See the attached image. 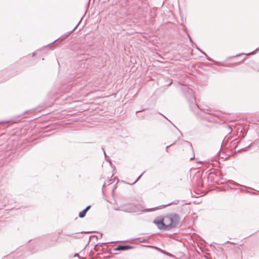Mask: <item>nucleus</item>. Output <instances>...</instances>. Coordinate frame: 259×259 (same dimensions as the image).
Wrapping results in <instances>:
<instances>
[{"mask_svg":"<svg viewBox=\"0 0 259 259\" xmlns=\"http://www.w3.org/2000/svg\"><path fill=\"white\" fill-rule=\"evenodd\" d=\"M144 109L142 110H140V111H137L136 112V113L141 112H142V111H144Z\"/></svg>","mask_w":259,"mask_h":259,"instance_id":"obj_18","label":"nucleus"},{"mask_svg":"<svg viewBox=\"0 0 259 259\" xmlns=\"http://www.w3.org/2000/svg\"><path fill=\"white\" fill-rule=\"evenodd\" d=\"M186 96L189 100L191 110L198 118L209 122L218 121V112L206 106H199L196 102L195 96L191 89L187 90Z\"/></svg>","mask_w":259,"mask_h":259,"instance_id":"obj_1","label":"nucleus"},{"mask_svg":"<svg viewBox=\"0 0 259 259\" xmlns=\"http://www.w3.org/2000/svg\"><path fill=\"white\" fill-rule=\"evenodd\" d=\"M175 144V143H172V144H171V145H169V146H167L166 147V149H168L170 146H171L172 145H174V144Z\"/></svg>","mask_w":259,"mask_h":259,"instance_id":"obj_16","label":"nucleus"},{"mask_svg":"<svg viewBox=\"0 0 259 259\" xmlns=\"http://www.w3.org/2000/svg\"><path fill=\"white\" fill-rule=\"evenodd\" d=\"M64 235H66V236H70L71 237H74V238L75 237L73 234H68L64 233Z\"/></svg>","mask_w":259,"mask_h":259,"instance_id":"obj_10","label":"nucleus"},{"mask_svg":"<svg viewBox=\"0 0 259 259\" xmlns=\"http://www.w3.org/2000/svg\"><path fill=\"white\" fill-rule=\"evenodd\" d=\"M207 60H209V61H213L212 59H210L209 58H208Z\"/></svg>","mask_w":259,"mask_h":259,"instance_id":"obj_19","label":"nucleus"},{"mask_svg":"<svg viewBox=\"0 0 259 259\" xmlns=\"http://www.w3.org/2000/svg\"><path fill=\"white\" fill-rule=\"evenodd\" d=\"M184 145L187 147L188 148V149L192 151V153H193V156L191 158H190V160H191L193 159H194V152H193V147H192V144L190 142H188L187 141H184Z\"/></svg>","mask_w":259,"mask_h":259,"instance_id":"obj_4","label":"nucleus"},{"mask_svg":"<svg viewBox=\"0 0 259 259\" xmlns=\"http://www.w3.org/2000/svg\"><path fill=\"white\" fill-rule=\"evenodd\" d=\"M174 126H175V127H176V128H177V127H176V126H175V125H174Z\"/></svg>","mask_w":259,"mask_h":259,"instance_id":"obj_27","label":"nucleus"},{"mask_svg":"<svg viewBox=\"0 0 259 259\" xmlns=\"http://www.w3.org/2000/svg\"><path fill=\"white\" fill-rule=\"evenodd\" d=\"M188 37L189 38V39H190V41L192 42V38H191V37L190 36V35L189 34H188Z\"/></svg>","mask_w":259,"mask_h":259,"instance_id":"obj_14","label":"nucleus"},{"mask_svg":"<svg viewBox=\"0 0 259 259\" xmlns=\"http://www.w3.org/2000/svg\"><path fill=\"white\" fill-rule=\"evenodd\" d=\"M188 37L189 38V39H190V41L192 42V38H191V37L190 36V35L189 34H188Z\"/></svg>","mask_w":259,"mask_h":259,"instance_id":"obj_15","label":"nucleus"},{"mask_svg":"<svg viewBox=\"0 0 259 259\" xmlns=\"http://www.w3.org/2000/svg\"><path fill=\"white\" fill-rule=\"evenodd\" d=\"M144 172H145V171H144V172H143V173H142V174H141V175H140V176L138 178V179H137V180H136V182L138 181L140 179V178L141 177V176L143 175V174Z\"/></svg>","mask_w":259,"mask_h":259,"instance_id":"obj_12","label":"nucleus"},{"mask_svg":"<svg viewBox=\"0 0 259 259\" xmlns=\"http://www.w3.org/2000/svg\"><path fill=\"white\" fill-rule=\"evenodd\" d=\"M233 184H234L235 185H236V186H238V185H239V184H238L236 183H235V182H233Z\"/></svg>","mask_w":259,"mask_h":259,"instance_id":"obj_20","label":"nucleus"},{"mask_svg":"<svg viewBox=\"0 0 259 259\" xmlns=\"http://www.w3.org/2000/svg\"><path fill=\"white\" fill-rule=\"evenodd\" d=\"M258 52H259V47L257 48H256L255 51H253V52H252L251 53H247V54L241 53V54H240L239 55H236L235 57H236L240 56H241V55H245V56H250V55H255Z\"/></svg>","mask_w":259,"mask_h":259,"instance_id":"obj_6","label":"nucleus"},{"mask_svg":"<svg viewBox=\"0 0 259 259\" xmlns=\"http://www.w3.org/2000/svg\"><path fill=\"white\" fill-rule=\"evenodd\" d=\"M226 138H227V137H226V138L224 139V140H223V144H226V143L227 142V141H228V139H226Z\"/></svg>","mask_w":259,"mask_h":259,"instance_id":"obj_11","label":"nucleus"},{"mask_svg":"<svg viewBox=\"0 0 259 259\" xmlns=\"http://www.w3.org/2000/svg\"><path fill=\"white\" fill-rule=\"evenodd\" d=\"M75 256H78V254L76 253V254H75Z\"/></svg>","mask_w":259,"mask_h":259,"instance_id":"obj_22","label":"nucleus"},{"mask_svg":"<svg viewBox=\"0 0 259 259\" xmlns=\"http://www.w3.org/2000/svg\"><path fill=\"white\" fill-rule=\"evenodd\" d=\"M35 55H36V53H35V52L33 53H32V57H34V56H35Z\"/></svg>","mask_w":259,"mask_h":259,"instance_id":"obj_17","label":"nucleus"},{"mask_svg":"<svg viewBox=\"0 0 259 259\" xmlns=\"http://www.w3.org/2000/svg\"><path fill=\"white\" fill-rule=\"evenodd\" d=\"M105 185H106V184L105 183V184H104V185H103V187H105Z\"/></svg>","mask_w":259,"mask_h":259,"instance_id":"obj_24","label":"nucleus"},{"mask_svg":"<svg viewBox=\"0 0 259 259\" xmlns=\"http://www.w3.org/2000/svg\"><path fill=\"white\" fill-rule=\"evenodd\" d=\"M179 202V200H176L168 204H167L166 205H164V207H166V206H170L171 205H176V204H178Z\"/></svg>","mask_w":259,"mask_h":259,"instance_id":"obj_7","label":"nucleus"},{"mask_svg":"<svg viewBox=\"0 0 259 259\" xmlns=\"http://www.w3.org/2000/svg\"><path fill=\"white\" fill-rule=\"evenodd\" d=\"M149 247H152V248H157V247H155V246H149Z\"/></svg>","mask_w":259,"mask_h":259,"instance_id":"obj_21","label":"nucleus"},{"mask_svg":"<svg viewBox=\"0 0 259 259\" xmlns=\"http://www.w3.org/2000/svg\"><path fill=\"white\" fill-rule=\"evenodd\" d=\"M104 155L106 156V153H105V152L104 151Z\"/></svg>","mask_w":259,"mask_h":259,"instance_id":"obj_26","label":"nucleus"},{"mask_svg":"<svg viewBox=\"0 0 259 259\" xmlns=\"http://www.w3.org/2000/svg\"><path fill=\"white\" fill-rule=\"evenodd\" d=\"M228 128L229 131H230V133H231V131H232V128H231V127L230 126H229L228 127Z\"/></svg>","mask_w":259,"mask_h":259,"instance_id":"obj_13","label":"nucleus"},{"mask_svg":"<svg viewBox=\"0 0 259 259\" xmlns=\"http://www.w3.org/2000/svg\"><path fill=\"white\" fill-rule=\"evenodd\" d=\"M91 205L88 206L85 209L79 213L78 216L80 218H83L85 216L87 212L90 209Z\"/></svg>","mask_w":259,"mask_h":259,"instance_id":"obj_5","label":"nucleus"},{"mask_svg":"<svg viewBox=\"0 0 259 259\" xmlns=\"http://www.w3.org/2000/svg\"><path fill=\"white\" fill-rule=\"evenodd\" d=\"M159 250L161 251V252H162L163 254H166V255H167L168 256H171L172 255L170 253L167 252H166V251H165L164 250H161V249H159Z\"/></svg>","mask_w":259,"mask_h":259,"instance_id":"obj_8","label":"nucleus"},{"mask_svg":"<svg viewBox=\"0 0 259 259\" xmlns=\"http://www.w3.org/2000/svg\"><path fill=\"white\" fill-rule=\"evenodd\" d=\"M197 49L203 54H204V55H205L206 56H207V55L206 54V53L205 52H204L203 51H202L201 50H200L196 45H195Z\"/></svg>","mask_w":259,"mask_h":259,"instance_id":"obj_9","label":"nucleus"},{"mask_svg":"<svg viewBox=\"0 0 259 259\" xmlns=\"http://www.w3.org/2000/svg\"><path fill=\"white\" fill-rule=\"evenodd\" d=\"M226 243H231L230 241H227Z\"/></svg>","mask_w":259,"mask_h":259,"instance_id":"obj_25","label":"nucleus"},{"mask_svg":"<svg viewBox=\"0 0 259 259\" xmlns=\"http://www.w3.org/2000/svg\"><path fill=\"white\" fill-rule=\"evenodd\" d=\"M133 248V247L128 245H118L114 249V250L123 251Z\"/></svg>","mask_w":259,"mask_h":259,"instance_id":"obj_3","label":"nucleus"},{"mask_svg":"<svg viewBox=\"0 0 259 259\" xmlns=\"http://www.w3.org/2000/svg\"><path fill=\"white\" fill-rule=\"evenodd\" d=\"M180 218L177 213L169 214L162 219L154 220L153 223L160 230L168 231L176 227L180 223Z\"/></svg>","mask_w":259,"mask_h":259,"instance_id":"obj_2","label":"nucleus"},{"mask_svg":"<svg viewBox=\"0 0 259 259\" xmlns=\"http://www.w3.org/2000/svg\"><path fill=\"white\" fill-rule=\"evenodd\" d=\"M76 27H75L74 28H73V29L72 30V31H73L75 29Z\"/></svg>","mask_w":259,"mask_h":259,"instance_id":"obj_23","label":"nucleus"}]
</instances>
